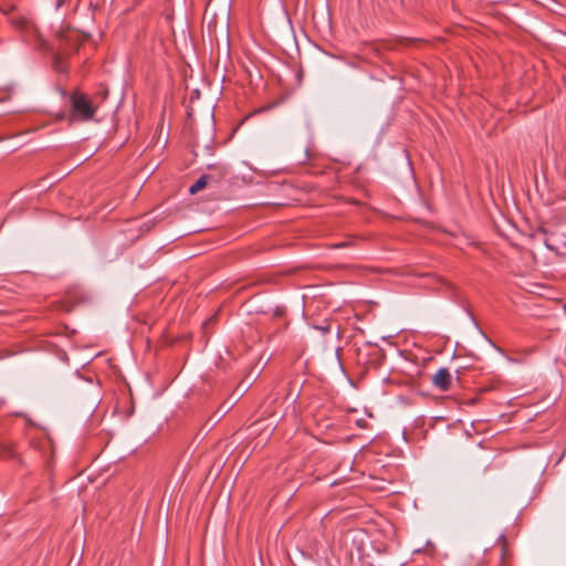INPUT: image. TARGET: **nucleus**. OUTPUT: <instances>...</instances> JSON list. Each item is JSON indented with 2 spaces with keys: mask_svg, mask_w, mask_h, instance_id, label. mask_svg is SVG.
I'll return each instance as SVG.
<instances>
[{
  "mask_svg": "<svg viewBox=\"0 0 566 566\" xmlns=\"http://www.w3.org/2000/svg\"><path fill=\"white\" fill-rule=\"evenodd\" d=\"M71 108L73 118L81 122L93 119L96 112L90 98L81 93H73L71 95Z\"/></svg>",
  "mask_w": 566,
  "mask_h": 566,
  "instance_id": "1",
  "label": "nucleus"
},
{
  "mask_svg": "<svg viewBox=\"0 0 566 566\" xmlns=\"http://www.w3.org/2000/svg\"><path fill=\"white\" fill-rule=\"evenodd\" d=\"M434 387L446 391L451 385V374L447 368H440L432 378Z\"/></svg>",
  "mask_w": 566,
  "mask_h": 566,
  "instance_id": "2",
  "label": "nucleus"
},
{
  "mask_svg": "<svg viewBox=\"0 0 566 566\" xmlns=\"http://www.w3.org/2000/svg\"><path fill=\"white\" fill-rule=\"evenodd\" d=\"M212 178L211 175H202L200 176L197 181L189 188V192L191 195H195L202 190L209 182V180Z\"/></svg>",
  "mask_w": 566,
  "mask_h": 566,
  "instance_id": "3",
  "label": "nucleus"
},
{
  "mask_svg": "<svg viewBox=\"0 0 566 566\" xmlns=\"http://www.w3.org/2000/svg\"><path fill=\"white\" fill-rule=\"evenodd\" d=\"M209 169H212L217 172V178L220 179L227 174V169L220 165H209Z\"/></svg>",
  "mask_w": 566,
  "mask_h": 566,
  "instance_id": "4",
  "label": "nucleus"
},
{
  "mask_svg": "<svg viewBox=\"0 0 566 566\" xmlns=\"http://www.w3.org/2000/svg\"><path fill=\"white\" fill-rule=\"evenodd\" d=\"M64 0H56L57 6L60 7L63 3Z\"/></svg>",
  "mask_w": 566,
  "mask_h": 566,
  "instance_id": "5",
  "label": "nucleus"
},
{
  "mask_svg": "<svg viewBox=\"0 0 566 566\" xmlns=\"http://www.w3.org/2000/svg\"><path fill=\"white\" fill-rule=\"evenodd\" d=\"M346 245H347V243H345V242H344V243H340V244H337V247H338V248H340V247H346Z\"/></svg>",
  "mask_w": 566,
  "mask_h": 566,
  "instance_id": "6",
  "label": "nucleus"
}]
</instances>
